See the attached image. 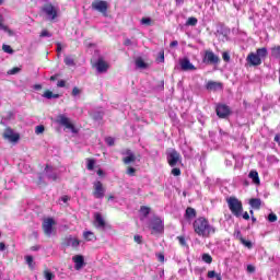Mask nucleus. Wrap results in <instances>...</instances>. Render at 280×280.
Here are the masks:
<instances>
[{
	"label": "nucleus",
	"instance_id": "nucleus-46",
	"mask_svg": "<svg viewBox=\"0 0 280 280\" xmlns=\"http://www.w3.org/2000/svg\"><path fill=\"white\" fill-rule=\"evenodd\" d=\"M133 240L136 244H142L143 243V237L141 235H135Z\"/></svg>",
	"mask_w": 280,
	"mask_h": 280
},
{
	"label": "nucleus",
	"instance_id": "nucleus-32",
	"mask_svg": "<svg viewBox=\"0 0 280 280\" xmlns=\"http://www.w3.org/2000/svg\"><path fill=\"white\" fill-rule=\"evenodd\" d=\"M16 73H21V68L15 67L8 71V75H16Z\"/></svg>",
	"mask_w": 280,
	"mask_h": 280
},
{
	"label": "nucleus",
	"instance_id": "nucleus-33",
	"mask_svg": "<svg viewBox=\"0 0 280 280\" xmlns=\"http://www.w3.org/2000/svg\"><path fill=\"white\" fill-rule=\"evenodd\" d=\"M241 244L246 246V248H253V243L250 241H246L245 238H241Z\"/></svg>",
	"mask_w": 280,
	"mask_h": 280
},
{
	"label": "nucleus",
	"instance_id": "nucleus-56",
	"mask_svg": "<svg viewBox=\"0 0 280 280\" xmlns=\"http://www.w3.org/2000/svg\"><path fill=\"white\" fill-rule=\"evenodd\" d=\"M93 117H94V119L100 120V119H102V117H104V114L97 113V114H94Z\"/></svg>",
	"mask_w": 280,
	"mask_h": 280
},
{
	"label": "nucleus",
	"instance_id": "nucleus-31",
	"mask_svg": "<svg viewBox=\"0 0 280 280\" xmlns=\"http://www.w3.org/2000/svg\"><path fill=\"white\" fill-rule=\"evenodd\" d=\"M202 261H205L206 264H211V261H213V258L209 254H203Z\"/></svg>",
	"mask_w": 280,
	"mask_h": 280
},
{
	"label": "nucleus",
	"instance_id": "nucleus-61",
	"mask_svg": "<svg viewBox=\"0 0 280 280\" xmlns=\"http://www.w3.org/2000/svg\"><path fill=\"white\" fill-rule=\"evenodd\" d=\"M275 141H276V143H279V145H280V135L279 133H277L276 136H275V139H273Z\"/></svg>",
	"mask_w": 280,
	"mask_h": 280
},
{
	"label": "nucleus",
	"instance_id": "nucleus-30",
	"mask_svg": "<svg viewBox=\"0 0 280 280\" xmlns=\"http://www.w3.org/2000/svg\"><path fill=\"white\" fill-rule=\"evenodd\" d=\"M195 215H196V209H194V208H187V209H186V218L191 219V218H194Z\"/></svg>",
	"mask_w": 280,
	"mask_h": 280
},
{
	"label": "nucleus",
	"instance_id": "nucleus-34",
	"mask_svg": "<svg viewBox=\"0 0 280 280\" xmlns=\"http://www.w3.org/2000/svg\"><path fill=\"white\" fill-rule=\"evenodd\" d=\"M95 167V160L89 159L88 160V170L93 171Z\"/></svg>",
	"mask_w": 280,
	"mask_h": 280
},
{
	"label": "nucleus",
	"instance_id": "nucleus-12",
	"mask_svg": "<svg viewBox=\"0 0 280 280\" xmlns=\"http://www.w3.org/2000/svg\"><path fill=\"white\" fill-rule=\"evenodd\" d=\"M182 71H196V66L189 61V58H184L179 60Z\"/></svg>",
	"mask_w": 280,
	"mask_h": 280
},
{
	"label": "nucleus",
	"instance_id": "nucleus-13",
	"mask_svg": "<svg viewBox=\"0 0 280 280\" xmlns=\"http://www.w3.org/2000/svg\"><path fill=\"white\" fill-rule=\"evenodd\" d=\"M54 224H55L54 219L44 220L43 230H44L45 235H48V236L51 235V233L54 231Z\"/></svg>",
	"mask_w": 280,
	"mask_h": 280
},
{
	"label": "nucleus",
	"instance_id": "nucleus-54",
	"mask_svg": "<svg viewBox=\"0 0 280 280\" xmlns=\"http://www.w3.org/2000/svg\"><path fill=\"white\" fill-rule=\"evenodd\" d=\"M66 84H67V82L65 80H60V81H58L57 86L59 89H65Z\"/></svg>",
	"mask_w": 280,
	"mask_h": 280
},
{
	"label": "nucleus",
	"instance_id": "nucleus-37",
	"mask_svg": "<svg viewBox=\"0 0 280 280\" xmlns=\"http://www.w3.org/2000/svg\"><path fill=\"white\" fill-rule=\"evenodd\" d=\"M3 32H7V34H9V36H14V31L10 30L8 26L3 25L1 26V28Z\"/></svg>",
	"mask_w": 280,
	"mask_h": 280
},
{
	"label": "nucleus",
	"instance_id": "nucleus-21",
	"mask_svg": "<svg viewBox=\"0 0 280 280\" xmlns=\"http://www.w3.org/2000/svg\"><path fill=\"white\" fill-rule=\"evenodd\" d=\"M67 246H71L72 248H78V246H80V240L75 237H68Z\"/></svg>",
	"mask_w": 280,
	"mask_h": 280
},
{
	"label": "nucleus",
	"instance_id": "nucleus-22",
	"mask_svg": "<svg viewBox=\"0 0 280 280\" xmlns=\"http://www.w3.org/2000/svg\"><path fill=\"white\" fill-rule=\"evenodd\" d=\"M43 97L46 100H58L60 97V94H54V92L47 90L44 92Z\"/></svg>",
	"mask_w": 280,
	"mask_h": 280
},
{
	"label": "nucleus",
	"instance_id": "nucleus-20",
	"mask_svg": "<svg viewBox=\"0 0 280 280\" xmlns=\"http://www.w3.org/2000/svg\"><path fill=\"white\" fill-rule=\"evenodd\" d=\"M248 178L253 179L254 185H260L259 173H257V171H250Z\"/></svg>",
	"mask_w": 280,
	"mask_h": 280
},
{
	"label": "nucleus",
	"instance_id": "nucleus-14",
	"mask_svg": "<svg viewBox=\"0 0 280 280\" xmlns=\"http://www.w3.org/2000/svg\"><path fill=\"white\" fill-rule=\"evenodd\" d=\"M94 226H96V229H102V231L106 229V221L104 220V218H102V214H100L98 212L94 214Z\"/></svg>",
	"mask_w": 280,
	"mask_h": 280
},
{
	"label": "nucleus",
	"instance_id": "nucleus-48",
	"mask_svg": "<svg viewBox=\"0 0 280 280\" xmlns=\"http://www.w3.org/2000/svg\"><path fill=\"white\" fill-rule=\"evenodd\" d=\"M124 45L126 47H130L132 45H137V43L136 42H131L129 38H127V39H125Z\"/></svg>",
	"mask_w": 280,
	"mask_h": 280
},
{
	"label": "nucleus",
	"instance_id": "nucleus-28",
	"mask_svg": "<svg viewBox=\"0 0 280 280\" xmlns=\"http://www.w3.org/2000/svg\"><path fill=\"white\" fill-rule=\"evenodd\" d=\"M83 237L86 242H93V240H95V234L91 231H86L83 233Z\"/></svg>",
	"mask_w": 280,
	"mask_h": 280
},
{
	"label": "nucleus",
	"instance_id": "nucleus-62",
	"mask_svg": "<svg viewBox=\"0 0 280 280\" xmlns=\"http://www.w3.org/2000/svg\"><path fill=\"white\" fill-rule=\"evenodd\" d=\"M243 219L244 220H250V215L248 214V212L243 213Z\"/></svg>",
	"mask_w": 280,
	"mask_h": 280
},
{
	"label": "nucleus",
	"instance_id": "nucleus-55",
	"mask_svg": "<svg viewBox=\"0 0 280 280\" xmlns=\"http://www.w3.org/2000/svg\"><path fill=\"white\" fill-rule=\"evenodd\" d=\"M172 174H173V176H180V168H173L172 170Z\"/></svg>",
	"mask_w": 280,
	"mask_h": 280
},
{
	"label": "nucleus",
	"instance_id": "nucleus-47",
	"mask_svg": "<svg viewBox=\"0 0 280 280\" xmlns=\"http://www.w3.org/2000/svg\"><path fill=\"white\" fill-rule=\"evenodd\" d=\"M26 264L30 266V268H32V264H34V257L32 256H26Z\"/></svg>",
	"mask_w": 280,
	"mask_h": 280
},
{
	"label": "nucleus",
	"instance_id": "nucleus-59",
	"mask_svg": "<svg viewBox=\"0 0 280 280\" xmlns=\"http://www.w3.org/2000/svg\"><path fill=\"white\" fill-rule=\"evenodd\" d=\"M3 119H5L7 121H9V119H12V112H9L7 115L2 116Z\"/></svg>",
	"mask_w": 280,
	"mask_h": 280
},
{
	"label": "nucleus",
	"instance_id": "nucleus-42",
	"mask_svg": "<svg viewBox=\"0 0 280 280\" xmlns=\"http://www.w3.org/2000/svg\"><path fill=\"white\" fill-rule=\"evenodd\" d=\"M140 211H141V213L144 214V215H150V208H148V207H145V206H142V207L140 208Z\"/></svg>",
	"mask_w": 280,
	"mask_h": 280
},
{
	"label": "nucleus",
	"instance_id": "nucleus-35",
	"mask_svg": "<svg viewBox=\"0 0 280 280\" xmlns=\"http://www.w3.org/2000/svg\"><path fill=\"white\" fill-rule=\"evenodd\" d=\"M2 49L5 54H14V50L12 49V47L10 45H3Z\"/></svg>",
	"mask_w": 280,
	"mask_h": 280
},
{
	"label": "nucleus",
	"instance_id": "nucleus-53",
	"mask_svg": "<svg viewBox=\"0 0 280 280\" xmlns=\"http://www.w3.org/2000/svg\"><path fill=\"white\" fill-rule=\"evenodd\" d=\"M151 21H152V20H150V18H143V19L141 20V24H142V25H150Z\"/></svg>",
	"mask_w": 280,
	"mask_h": 280
},
{
	"label": "nucleus",
	"instance_id": "nucleus-41",
	"mask_svg": "<svg viewBox=\"0 0 280 280\" xmlns=\"http://www.w3.org/2000/svg\"><path fill=\"white\" fill-rule=\"evenodd\" d=\"M44 277H45L46 280H51V279H54V273L50 272L49 270H46L44 272Z\"/></svg>",
	"mask_w": 280,
	"mask_h": 280
},
{
	"label": "nucleus",
	"instance_id": "nucleus-38",
	"mask_svg": "<svg viewBox=\"0 0 280 280\" xmlns=\"http://www.w3.org/2000/svg\"><path fill=\"white\" fill-rule=\"evenodd\" d=\"M40 38H51V33H49L47 30L42 31Z\"/></svg>",
	"mask_w": 280,
	"mask_h": 280
},
{
	"label": "nucleus",
	"instance_id": "nucleus-50",
	"mask_svg": "<svg viewBox=\"0 0 280 280\" xmlns=\"http://www.w3.org/2000/svg\"><path fill=\"white\" fill-rule=\"evenodd\" d=\"M215 277H218V273L215 271H208V279H215Z\"/></svg>",
	"mask_w": 280,
	"mask_h": 280
},
{
	"label": "nucleus",
	"instance_id": "nucleus-11",
	"mask_svg": "<svg viewBox=\"0 0 280 280\" xmlns=\"http://www.w3.org/2000/svg\"><path fill=\"white\" fill-rule=\"evenodd\" d=\"M95 67L98 73H106L110 66L108 62H106V60H104V58L100 57L95 63Z\"/></svg>",
	"mask_w": 280,
	"mask_h": 280
},
{
	"label": "nucleus",
	"instance_id": "nucleus-43",
	"mask_svg": "<svg viewBox=\"0 0 280 280\" xmlns=\"http://www.w3.org/2000/svg\"><path fill=\"white\" fill-rule=\"evenodd\" d=\"M177 240L180 246H187V241H185V236H177Z\"/></svg>",
	"mask_w": 280,
	"mask_h": 280
},
{
	"label": "nucleus",
	"instance_id": "nucleus-7",
	"mask_svg": "<svg viewBox=\"0 0 280 280\" xmlns=\"http://www.w3.org/2000/svg\"><path fill=\"white\" fill-rule=\"evenodd\" d=\"M3 139H7V141H10V143H16V141L21 139V136L19 133H14V130L8 127L3 132Z\"/></svg>",
	"mask_w": 280,
	"mask_h": 280
},
{
	"label": "nucleus",
	"instance_id": "nucleus-27",
	"mask_svg": "<svg viewBox=\"0 0 280 280\" xmlns=\"http://www.w3.org/2000/svg\"><path fill=\"white\" fill-rule=\"evenodd\" d=\"M136 67L138 69H147L148 68V63H145V61H143V59L141 57H138L136 59Z\"/></svg>",
	"mask_w": 280,
	"mask_h": 280
},
{
	"label": "nucleus",
	"instance_id": "nucleus-26",
	"mask_svg": "<svg viewBox=\"0 0 280 280\" xmlns=\"http://www.w3.org/2000/svg\"><path fill=\"white\" fill-rule=\"evenodd\" d=\"M46 174L49 178V180H57L58 179V175L54 172H51V167L46 166Z\"/></svg>",
	"mask_w": 280,
	"mask_h": 280
},
{
	"label": "nucleus",
	"instance_id": "nucleus-52",
	"mask_svg": "<svg viewBox=\"0 0 280 280\" xmlns=\"http://www.w3.org/2000/svg\"><path fill=\"white\" fill-rule=\"evenodd\" d=\"M268 220H269V222H277V214L270 213V214L268 215Z\"/></svg>",
	"mask_w": 280,
	"mask_h": 280
},
{
	"label": "nucleus",
	"instance_id": "nucleus-25",
	"mask_svg": "<svg viewBox=\"0 0 280 280\" xmlns=\"http://www.w3.org/2000/svg\"><path fill=\"white\" fill-rule=\"evenodd\" d=\"M249 205L253 209H259L261 207V199H257V198L250 199Z\"/></svg>",
	"mask_w": 280,
	"mask_h": 280
},
{
	"label": "nucleus",
	"instance_id": "nucleus-6",
	"mask_svg": "<svg viewBox=\"0 0 280 280\" xmlns=\"http://www.w3.org/2000/svg\"><path fill=\"white\" fill-rule=\"evenodd\" d=\"M93 187H94V191H93L94 198L102 200V198L106 196V188L104 187V184H102V182H94Z\"/></svg>",
	"mask_w": 280,
	"mask_h": 280
},
{
	"label": "nucleus",
	"instance_id": "nucleus-64",
	"mask_svg": "<svg viewBox=\"0 0 280 280\" xmlns=\"http://www.w3.org/2000/svg\"><path fill=\"white\" fill-rule=\"evenodd\" d=\"M5 250V243H0V252L3 253Z\"/></svg>",
	"mask_w": 280,
	"mask_h": 280
},
{
	"label": "nucleus",
	"instance_id": "nucleus-51",
	"mask_svg": "<svg viewBox=\"0 0 280 280\" xmlns=\"http://www.w3.org/2000/svg\"><path fill=\"white\" fill-rule=\"evenodd\" d=\"M222 58L224 62H229L231 60V55H229V52H223Z\"/></svg>",
	"mask_w": 280,
	"mask_h": 280
},
{
	"label": "nucleus",
	"instance_id": "nucleus-1",
	"mask_svg": "<svg viewBox=\"0 0 280 280\" xmlns=\"http://www.w3.org/2000/svg\"><path fill=\"white\" fill-rule=\"evenodd\" d=\"M194 231L199 237H211L215 233V226L209 224L205 217L196 219L192 223Z\"/></svg>",
	"mask_w": 280,
	"mask_h": 280
},
{
	"label": "nucleus",
	"instance_id": "nucleus-36",
	"mask_svg": "<svg viewBox=\"0 0 280 280\" xmlns=\"http://www.w3.org/2000/svg\"><path fill=\"white\" fill-rule=\"evenodd\" d=\"M65 63H66L68 67H73V65H75V62L73 61V58H71V57H66V58H65Z\"/></svg>",
	"mask_w": 280,
	"mask_h": 280
},
{
	"label": "nucleus",
	"instance_id": "nucleus-29",
	"mask_svg": "<svg viewBox=\"0 0 280 280\" xmlns=\"http://www.w3.org/2000/svg\"><path fill=\"white\" fill-rule=\"evenodd\" d=\"M187 26L196 27L198 25V19L196 18H189L186 22Z\"/></svg>",
	"mask_w": 280,
	"mask_h": 280
},
{
	"label": "nucleus",
	"instance_id": "nucleus-15",
	"mask_svg": "<svg viewBox=\"0 0 280 280\" xmlns=\"http://www.w3.org/2000/svg\"><path fill=\"white\" fill-rule=\"evenodd\" d=\"M44 12L45 14H47L48 19H50L51 21H54V19H56L57 16L56 9L51 4H46L44 7Z\"/></svg>",
	"mask_w": 280,
	"mask_h": 280
},
{
	"label": "nucleus",
	"instance_id": "nucleus-60",
	"mask_svg": "<svg viewBox=\"0 0 280 280\" xmlns=\"http://www.w3.org/2000/svg\"><path fill=\"white\" fill-rule=\"evenodd\" d=\"M159 261H165V256L163 254L158 255Z\"/></svg>",
	"mask_w": 280,
	"mask_h": 280
},
{
	"label": "nucleus",
	"instance_id": "nucleus-40",
	"mask_svg": "<svg viewBox=\"0 0 280 280\" xmlns=\"http://www.w3.org/2000/svg\"><path fill=\"white\" fill-rule=\"evenodd\" d=\"M35 132H36L37 135H43V132H45V126H43V125L37 126V127L35 128Z\"/></svg>",
	"mask_w": 280,
	"mask_h": 280
},
{
	"label": "nucleus",
	"instance_id": "nucleus-8",
	"mask_svg": "<svg viewBox=\"0 0 280 280\" xmlns=\"http://www.w3.org/2000/svg\"><path fill=\"white\" fill-rule=\"evenodd\" d=\"M122 162L125 163V165H130V163H135V161H137V155H135V153L130 149H126L122 152Z\"/></svg>",
	"mask_w": 280,
	"mask_h": 280
},
{
	"label": "nucleus",
	"instance_id": "nucleus-49",
	"mask_svg": "<svg viewBox=\"0 0 280 280\" xmlns=\"http://www.w3.org/2000/svg\"><path fill=\"white\" fill-rule=\"evenodd\" d=\"M107 145H115V139L113 137H108L105 139Z\"/></svg>",
	"mask_w": 280,
	"mask_h": 280
},
{
	"label": "nucleus",
	"instance_id": "nucleus-18",
	"mask_svg": "<svg viewBox=\"0 0 280 280\" xmlns=\"http://www.w3.org/2000/svg\"><path fill=\"white\" fill-rule=\"evenodd\" d=\"M206 59L211 65H218L220 62V57H218L215 54H213V51H207Z\"/></svg>",
	"mask_w": 280,
	"mask_h": 280
},
{
	"label": "nucleus",
	"instance_id": "nucleus-45",
	"mask_svg": "<svg viewBox=\"0 0 280 280\" xmlns=\"http://www.w3.org/2000/svg\"><path fill=\"white\" fill-rule=\"evenodd\" d=\"M135 172H137V170L135 167H132V166H129L127 168L128 176H135Z\"/></svg>",
	"mask_w": 280,
	"mask_h": 280
},
{
	"label": "nucleus",
	"instance_id": "nucleus-3",
	"mask_svg": "<svg viewBox=\"0 0 280 280\" xmlns=\"http://www.w3.org/2000/svg\"><path fill=\"white\" fill-rule=\"evenodd\" d=\"M92 10L100 12L103 16H108V2L103 0H94L92 2Z\"/></svg>",
	"mask_w": 280,
	"mask_h": 280
},
{
	"label": "nucleus",
	"instance_id": "nucleus-10",
	"mask_svg": "<svg viewBox=\"0 0 280 280\" xmlns=\"http://www.w3.org/2000/svg\"><path fill=\"white\" fill-rule=\"evenodd\" d=\"M150 226H151L153 233H163L164 225H163V221L160 218H154L151 221Z\"/></svg>",
	"mask_w": 280,
	"mask_h": 280
},
{
	"label": "nucleus",
	"instance_id": "nucleus-58",
	"mask_svg": "<svg viewBox=\"0 0 280 280\" xmlns=\"http://www.w3.org/2000/svg\"><path fill=\"white\" fill-rule=\"evenodd\" d=\"M247 272H249V273L255 272V266L248 265V266H247Z\"/></svg>",
	"mask_w": 280,
	"mask_h": 280
},
{
	"label": "nucleus",
	"instance_id": "nucleus-24",
	"mask_svg": "<svg viewBox=\"0 0 280 280\" xmlns=\"http://www.w3.org/2000/svg\"><path fill=\"white\" fill-rule=\"evenodd\" d=\"M271 56L276 58V60H280V46H273L271 48Z\"/></svg>",
	"mask_w": 280,
	"mask_h": 280
},
{
	"label": "nucleus",
	"instance_id": "nucleus-57",
	"mask_svg": "<svg viewBox=\"0 0 280 280\" xmlns=\"http://www.w3.org/2000/svg\"><path fill=\"white\" fill-rule=\"evenodd\" d=\"M235 236L237 240H240V242H242V240H244V236H242V232H240V231L235 232Z\"/></svg>",
	"mask_w": 280,
	"mask_h": 280
},
{
	"label": "nucleus",
	"instance_id": "nucleus-4",
	"mask_svg": "<svg viewBox=\"0 0 280 280\" xmlns=\"http://www.w3.org/2000/svg\"><path fill=\"white\" fill-rule=\"evenodd\" d=\"M166 159L171 167H176L178 163H180V153H178L175 149H171L166 153Z\"/></svg>",
	"mask_w": 280,
	"mask_h": 280
},
{
	"label": "nucleus",
	"instance_id": "nucleus-17",
	"mask_svg": "<svg viewBox=\"0 0 280 280\" xmlns=\"http://www.w3.org/2000/svg\"><path fill=\"white\" fill-rule=\"evenodd\" d=\"M73 261L75 264L74 266L75 270H82V268L84 267V256L77 255L73 257Z\"/></svg>",
	"mask_w": 280,
	"mask_h": 280
},
{
	"label": "nucleus",
	"instance_id": "nucleus-39",
	"mask_svg": "<svg viewBox=\"0 0 280 280\" xmlns=\"http://www.w3.org/2000/svg\"><path fill=\"white\" fill-rule=\"evenodd\" d=\"M158 62H165V51L164 50H161L159 52Z\"/></svg>",
	"mask_w": 280,
	"mask_h": 280
},
{
	"label": "nucleus",
	"instance_id": "nucleus-2",
	"mask_svg": "<svg viewBox=\"0 0 280 280\" xmlns=\"http://www.w3.org/2000/svg\"><path fill=\"white\" fill-rule=\"evenodd\" d=\"M228 207L230 211L235 215L236 218H240L242 215V211H244V208L242 206V201L235 197H230L226 200Z\"/></svg>",
	"mask_w": 280,
	"mask_h": 280
},
{
	"label": "nucleus",
	"instance_id": "nucleus-44",
	"mask_svg": "<svg viewBox=\"0 0 280 280\" xmlns=\"http://www.w3.org/2000/svg\"><path fill=\"white\" fill-rule=\"evenodd\" d=\"M80 93H82V90H80L79 88H73V90H72L73 97H78V95H80Z\"/></svg>",
	"mask_w": 280,
	"mask_h": 280
},
{
	"label": "nucleus",
	"instance_id": "nucleus-19",
	"mask_svg": "<svg viewBox=\"0 0 280 280\" xmlns=\"http://www.w3.org/2000/svg\"><path fill=\"white\" fill-rule=\"evenodd\" d=\"M208 91H220L222 90V83L215 81H209L206 85Z\"/></svg>",
	"mask_w": 280,
	"mask_h": 280
},
{
	"label": "nucleus",
	"instance_id": "nucleus-9",
	"mask_svg": "<svg viewBox=\"0 0 280 280\" xmlns=\"http://www.w3.org/2000/svg\"><path fill=\"white\" fill-rule=\"evenodd\" d=\"M215 110L220 119H225V117H229V115H231V108H229V106L223 104L218 105Z\"/></svg>",
	"mask_w": 280,
	"mask_h": 280
},
{
	"label": "nucleus",
	"instance_id": "nucleus-5",
	"mask_svg": "<svg viewBox=\"0 0 280 280\" xmlns=\"http://www.w3.org/2000/svg\"><path fill=\"white\" fill-rule=\"evenodd\" d=\"M57 124H60V126H65V128L71 130V132H73L74 135L78 132V129H75V126L71 124V120L62 114L57 116Z\"/></svg>",
	"mask_w": 280,
	"mask_h": 280
},
{
	"label": "nucleus",
	"instance_id": "nucleus-16",
	"mask_svg": "<svg viewBox=\"0 0 280 280\" xmlns=\"http://www.w3.org/2000/svg\"><path fill=\"white\" fill-rule=\"evenodd\" d=\"M247 61H249V63L253 65V67H259V65H261V59L257 54L254 52H250L247 56Z\"/></svg>",
	"mask_w": 280,
	"mask_h": 280
},
{
	"label": "nucleus",
	"instance_id": "nucleus-63",
	"mask_svg": "<svg viewBox=\"0 0 280 280\" xmlns=\"http://www.w3.org/2000/svg\"><path fill=\"white\" fill-rule=\"evenodd\" d=\"M170 47H178V40H173Z\"/></svg>",
	"mask_w": 280,
	"mask_h": 280
},
{
	"label": "nucleus",
	"instance_id": "nucleus-23",
	"mask_svg": "<svg viewBox=\"0 0 280 280\" xmlns=\"http://www.w3.org/2000/svg\"><path fill=\"white\" fill-rule=\"evenodd\" d=\"M256 55L258 56V58L261 60L262 58H267L268 56V49L266 47L262 48H258L256 51Z\"/></svg>",
	"mask_w": 280,
	"mask_h": 280
}]
</instances>
